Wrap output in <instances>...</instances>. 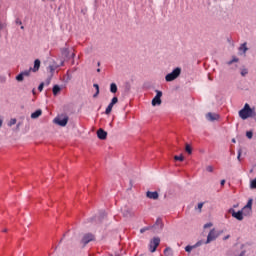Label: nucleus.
<instances>
[{
  "mask_svg": "<svg viewBox=\"0 0 256 256\" xmlns=\"http://www.w3.org/2000/svg\"><path fill=\"white\" fill-rule=\"evenodd\" d=\"M174 159L176 161H181V162L185 161V157L183 156V154H181L180 156H174Z\"/></svg>",
  "mask_w": 256,
  "mask_h": 256,
  "instance_id": "7c9ffc66",
  "label": "nucleus"
},
{
  "mask_svg": "<svg viewBox=\"0 0 256 256\" xmlns=\"http://www.w3.org/2000/svg\"><path fill=\"white\" fill-rule=\"evenodd\" d=\"M50 83H51V78H48V79L46 80V85H50Z\"/></svg>",
  "mask_w": 256,
  "mask_h": 256,
  "instance_id": "49530a36",
  "label": "nucleus"
},
{
  "mask_svg": "<svg viewBox=\"0 0 256 256\" xmlns=\"http://www.w3.org/2000/svg\"><path fill=\"white\" fill-rule=\"evenodd\" d=\"M210 227H213V223L209 222L204 225V229H209Z\"/></svg>",
  "mask_w": 256,
  "mask_h": 256,
  "instance_id": "4c0bfd02",
  "label": "nucleus"
},
{
  "mask_svg": "<svg viewBox=\"0 0 256 256\" xmlns=\"http://www.w3.org/2000/svg\"><path fill=\"white\" fill-rule=\"evenodd\" d=\"M54 123L60 127H65L69 123V116H58L54 119Z\"/></svg>",
  "mask_w": 256,
  "mask_h": 256,
  "instance_id": "20e7f679",
  "label": "nucleus"
},
{
  "mask_svg": "<svg viewBox=\"0 0 256 256\" xmlns=\"http://www.w3.org/2000/svg\"><path fill=\"white\" fill-rule=\"evenodd\" d=\"M233 63H239V58L233 57L232 60L227 62V65H233Z\"/></svg>",
  "mask_w": 256,
  "mask_h": 256,
  "instance_id": "a878e982",
  "label": "nucleus"
},
{
  "mask_svg": "<svg viewBox=\"0 0 256 256\" xmlns=\"http://www.w3.org/2000/svg\"><path fill=\"white\" fill-rule=\"evenodd\" d=\"M156 96L152 99V106L157 107V105H161V97H163V92L161 90H155Z\"/></svg>",
  "mask_w": 256,
  "mask_h": 256,
  "instance_id": "39448f33",
  "label": "nucleus"
},
{
  "mask_svg": "<svg viewBox=\"0 0 256 256\" xmlns=\"http://www.w3.org/2000/svg\"><path fill=\"white\" fill-rule=\"evenodd\" d=\"M241 211L244 217H249V215H251L253 210L245 209V206H244Z\"/></svg>",
  "mask_w": 256,
  "mask_h": 256,
  "instance_id": "412c9836",
  "label": "nucleus"
},
{
  "mask_svg": "<svg viewBox=\"0 0 256 256\" xmlns=\"http://www.w3.org/2000/svg\"><path fill=\"white\" fill-rule=\"evenodd\" d=\"M228 213H231L232 217H234V219H237L238 221H243V211L239 210L238 212L235 211V209L230 208L228 210Z\"/></svg>",
  "mask_w": 256,
  "mask_h": 256,
  "instance_id": "0eeeda50",
  "label": "nucleus"
},
{
  "mask_svg": "<svg viewBox=\"0 0 256 256\" xmlns=\"http://www.w3.org/2000/svg\"><path fill=\"white\" fill-rule=\"evenodd\" d=\"M24 77H25V76H23V75L21 74V72H20V73L16 76V81L21 82V81H23Z\"/></svg>",
  "mask_w": 256,
  "mask_h": 256,
  "instance_id": "72a5a7b5",
  "label": "nucleus"
},
{
  "mask_svg": "<svg viewBox=\"0 0 256 256\" xmlns=\"http://www.w3.org/2000/svg\"><path fill=\"white\" fill-rule=\"evenodd\" d=\"M97 65H98V67H100L101 66V62H98Z\"/></svg>",
  "mask_w": 256,
  "mask_h": 256,
  "instance_id": "5fc2aeb1",
  "label": "nucleus"
},
{
  "mask_svg": "<svg viewBox=\"0 0 256 256\" xmlns=\"http://www.w3.org/2000/svg\"><path fill=\"white\" fill-rule=\"evenodd\" d=\"M40 67H41V60L36 59L34 61V67L31 68V70L33 71V73H37V71H39Z\"/></svg>",
  "mask_w": 256,
  "mask_h": 256,
  "instance_id": "dca6fc26",
  "label": "nucleus"
},
{
  "mask_svg": "<svg viewBox=\"0 0 256 256\" xmlns=\"http://www.w3.org/2000/svg\"><path fill=\"white\" fill-rule=\"evenodd\" d=\"M122 215L124 217H133V211L131 210V208L125 206L123 209H122Z\"/></svg>",
  "mask_w": 256,
  "mask_h": 256,
  "instance_id": "ddd939ff",
  "label": "nucleus"
},
{
  "mask_svg": "<svg viewBox=\"0 0 256 256\" xmlns=\"http://www.w3.org/2000/svg\"><path fill=\"white\" fill-rule=\"evenodd\" d=\"M245 250H243L240 254H239V256H245Z\"/></svg>",
  "mask_w": 256,
  "mask_h": 256,
  "instance_id": "09e8293b",
  "label": "nucleus"
},
{
  "mask_svg": "<svg viewBox=\"0 0 256 256\" xmlns=\"http://www.w3.org/2000/svg\"><path fill=\"white\" fill-rule=\"evenodd\" d=\"M3 127V120L0 119V129Z\"/></svg>",
  "mask_w": 256,
  "mask_h": 256,
  "instance_id": "8fccbe9b",
  "label": "nucleus"
},
{
  "mask_svg": "<svg viewBox=\"0 0 256 256\" xmlns=\"http://www.w3.org/2000/svg\"><path fill=\"white\" fill-rule=\"evenodd\" d=\"M206 171H208V173H213V166H207Z\"/></svg>",
  "mask_w": 256,
  "mask_h": 256,
  "instance_id": "ea45409f",
  "label": "nucleus"
},
{
  "mask_svg": "<svg viewBox=\"0 0 256 256\" xmlns=\"http://www.w3.org/2000/svg\"><path fill=\"white\" fill-rule=\"evenodd\" d=\"M21 29H25V26H21Z\"/></svg>",
  "mask_w": 256,
  "mask_h": 256,
  "instance_id": "4d7b16f0",
  "label": "nucleus"
},
{
  "mask_svg": "<svg viewBox=\"0 0 256 256\" xmlns=\"http://www.w3.org/2000/svg\"><path fill=\"white\" fill-rule=\"evenodd\" d=\"M93 87L96 89V93L93 95L94 98L99 96V84H93Z\"/></svg>",
  "mask_w": 256,
  "mask_h": 256,
  "instance_id": "bb28decb",
  "label": "nucleus"
},
{
  "mask_svg": "<svg viewBox=\"0 0 256 256\" xmlns=\"http://www.w3.org/2000/svg\"><path fill=\"white\" fill-rule=\"evenodd\" d=\"M97 137L98 139H101V141H105V139H107V131L103 130L102 128L98 129Z\"/></svg>",
  "mask_w": 256,
  "mask_h": 256,
  "instance_id": "f8f14e48",
  "label": "nucleus"
},
{
  "mask_svg": "<svg viewBox=\"0 0 256 256\" xmlns=\"http://www.w3.org/2000/svg\"><path fill=\"white\" fill-rule=\"evenodd\" d=\"M61 92V87L59 85H54L52 89L53 95L57 96Z\"/></svg>",
  "mask_w": 256,
  "mask_h": 256,
  "instance_id": "a211bd4d",
  "label": "nucleus"
},
{
  "mask_svg": "<svg viewBox=\"0 0 256 256\" xmlns=\"http://www.w3.org/2000/svg\"><path fill=\"white\" fill-rule=\"evenodd\" d=\"M31 68L29 70H25L23 72H21V74L23 75V77H29L31 75Z\"/></svg>",
  "mask_w": 256,
  "mask_h": 256,
  "instance_id": "cd10ccee",
  "label": "nucleus"
},
{
  "mask_svg": "<svg viewBox=\"0 0 256 256\" xmlns=\"http://www.w3.org/2000/svg\"><path fill=\"white\" fill-rule=\"evenodd\" d=\"M41 115H43V111L41 109H38L31 114V119H39Z\"/></svg>",
  "mask_w": 256,
  "mask_h": 256,
  "instance_id": "f3484780",
  "label": "nucleus"
},
{
  "mask_svg": "<svg viewBox=\"0 0 256 256\" xmlns=\"http://www.w3.org/2000/svg\"><path fill=\"white\" fill-rule=\"evenodd\" d=\"M239 51H242V53H247V51H249V48H247V42L241 44V46L239 47Z\"/></svg>",
  "mask_w": 256,
  "mask_h": 256,
  "instance_id": "aec40b11",
  "label": "nucleus"
},
{
  "mask_svg": "<svg viewBox=\"0 0 256 256\" xmlns=\"http://www.w3.org/2000/svg\"><path fill=\"white\" fill-rule=\"evenodd\" d=\"M115 105L114 104H109L108 106H107V108H106V110H105V114L106 115H110L111 114V111H113V107H114Z\"/></svg>",
  "mask_w": 256,
  "mask_h": 256,
  "instance_id": "4be33fe9",
  "label": "nucleus"
},
{
  "mask_svg": "<svg viewBox=\"0 0 256 256\" xmlns=\"http://www.w3.org/2000/svg\"><path fill=\"white\" fill-rule=\"evenodd\" d=\"M91 241H95V235L92 233L84 234L82 238L83 245H88V243H91Z\"/></svg>",
  "mask_w": 256,
  "mask_h": 256,
  "instance_id": "9d476101",
  "label": "nucleus"
},
{
  "mask_svg": "<svg viewBox=\"0 0 256 256\" xmlns=\"http://www.w3.org/2000/svg\"><path fill=\"white\" fill-rule=\"evenodd\" d=\"M163 226V220H161V218H158L155 224L152 226V229H154L155 233H160V231H163Z\"/></svg>",
  "mask_w": 256,
  "mask_h": 256,
  "instance_id": "1a4fd4ad",
  "label": "nucleus"
},
{
  "mask_svg": "<svg viewBox=\"0 0 256 256\" xmlns=\"http://www.w3.org/2000/svg\"><path fill=\"white\" fill-rule=\"evenodd\" d=\"M203 245V241H198L196 244L193 245L194 249H197V247H201Z\"/></svg>",
  "mask_w": 256,
  "mask_h": 256,
  "instance_id": "c9c22d12",
  "label": "nucleus"
},
{
  "mask_svg": "<svg viewBox=\"0 0 256 256\" xmlns=\"http://www.w3.org/2000/svg\"><path fill=\"white\" fill-rule=\"evenodd\" d=\"M239 117H241L243 120L249 119V117H251V119H254V121H256L255 108H251V106L246 103L243 109L239 111Z\"/></svg>",
  "mask_w": 256,
  "mask_h": 256,
  "instance_id": "f257e3e1",
  "label": "nucleus"
},
{
  "mask_svg": "<svg viewBox=\"0 0 256 256\" xmlns=\"http://www.w3.org/2000/svg\"><path fill=\"white\" fill-rule=\"evenodd\" d=\"M185 151L186 153H188V155H191V153H193V149L191 148V145L186 144Z\"/></svg>",
  "mask_w": 256,
  "mask_h": 256,
  "instance_id": "393cba45",
  "label": "nucleus"
},
{
  "mask_svg": "<svg viewBox=\"0 0 256 256\" xmlns=\"http://www.w3.org/2000/svg\"><path fill=\"white\" fill-rule=\"evenodd\" d=\"M238 161H241V150H238V156H237Z\"/></svg>",
  "mask_w": 256,
  "mask_h": 256,
  "instance_id": "c03bdc74",
  "label": "nucleus"
},
{
  "mask_svg": "<svg viewBox=\"0 0 256 256\" xmlns=\"http://www.w3.org/2000/svg\"><path fill=\"white\" fill-rule=\"evenodd\" d=\"M97 73H101V69L98 68V69H97Z\"/></svg>",
  "mask_w": 256,
  "mask_h": 256,
  "instance_id": "864d4df0",
  "label": "nucleus"
},
{
  "mask_svg": "<svg viewBox=\"0 0 256 256\" xmlns=\"http://www.w3.org/2000/svg\"><path fill=\"white\" fill-rule=\"evenodd\" d=\"M203 205H205V203L203 202L198 203L197 209L199 210V213H201V209H203Z\"/></svg>",
  "mask_w": 256,
  "mask_h": 256,
  "instance_id": "e433bc0d",
  "label": "nucleus"
},
{
  "mask_svg": "<svg viewBox=\"0 0 256 256\" xmlns=\"http://www.w3.org/2000/svg\"><path fill=\"white\" fill-rule=\"evenodd\" d=\"M246 137H247L248 139H253V132H252V131H247V132H246Z\"/></svg>",
  "mask_w": 256,
  "mask_h": 256,
  "instance_id": "f704fd0d",
  "label": "nucleus"
},
{
  "mask_svg": "<svg viewBox=\"0 0 256 256\" xmlns=\"http://www.w3.org/2000/svg\"><path fill=\"white\" fill-rule=\"evenodd\" d=\"M220 185L223 187L225 185V180H221Z\"/></svg>",
  "mask_w": 256,
  "mask_h": 256,
  "instance_id": "de8ad7c7",
  "label": "nucleus"
},
{
  "mask_svg": "<svg viewBox=\"0 0 256 256\" xmlns=\"http://www.w3.org/2000/svg\"><path fill=\"white\" fill-rule=\"evenodd\" d=\"M117 103H119V98H117V96H114L110 102V104L112 105H117Z\"/></svg>",
  "mask_w": 256,
  "mask_h": 256,
  "instance_id": "c85d7f7f",
  "label": "nucleus"
},
{
  "mask_svg": "<svg viewBox=\"0 0 256 256\" xmlns=\"http://www.w3.org/2000/svg\"><path fill=\"white\" fill-rule=\"evenodd\" d=\"M250 189H256V178L251 180V182H250Z\"/></svg>",
  "mask_w": 256,
  "mask_h": 256,
  "instance_id": "473e14b6",
  "label": "nucleus"
},
{
  "mask_svg": "<svg viewBox=\"0 0 256 256\" xmlns=\"http://www.w3.org/2000/svg\"><path fill=\"white\" fill-rule=\"evenodd\" d=\"M232 143H237V140H235V138H233Z\"/></svg>",
  "mask_w": 256,
  "mask_h": 256,
  "instance_id": "3c124183",
  "label": "nucleus"
},
{
  "mask_svg": "<svg viewBox=\"0 0 256 256\" xmlns=\"http://www.w3.org/2000/svg\"><path fill=\"white\" fill-rule=\"evenodd\" d=\"M3 232H4V233H7V229H4Z\"/></svg>",
  "mask_w": 256,
  "mask_h": 256,
  "instance_id": "6e6d98bb",
  "label": "nucleus"
},
{
  "mask_svg": "<svg viewBox=\"0 0 256 256\" xmlns=\"http://www.w3.org/2000/svg\"><path fill=\"white\" fill-rule=\"evenodd\" d=\"M247 73H248L247 70H245V69L242 70V72H241L242 77H245V75H247Z\"/></svg>",
  "mask_w": 256,
  "mask_h": 256,
  "instance_id": "37998d69",
  "label": "nucleus"
},
{
  "mask_svg": "<svg viewBox=\"0 0 256 256\" xmlns=\"http://www.w3.org/2000/svg\"><path fill=\"white\" fill-rule=\"evenodd\" d=\"M193 249H195V247H193V245H188L185 247V251L186 253H191V251H193Z\"/></svg>",
  "mask_w": 256,
  "mask_h": 256,
  "instance_id": "2f4dec72",
  "label": "nucleus"
},
{
  "mask_svg": "<svg viewBox=\"0 0 256 256\" xmlns=\"http://www.w3.org/2000/svg\"><path fill=\"white\" fill-rule=\"evenodd\" d=\"M161 243V238L159 237H154L149 244V251L150 253H155L157 251L158 245Z\"/></svg>",
  "mask_w": 256,
  "mask_h": 256,
  "instance_id": "7ed1b4c3",
  "label": "nucleus"
},
{
  "mask_svg": "<svg viewBox=\"0 0 256 256\" xmlns=\"http://www.w3.org/2000/svg\"><path fill=\"white\" fill-rule=\"evenodd\" d=\"M17 129H19V124H17Z\"/></svg>",
  "mask_w": 256,
  "mask_h": 256,
  "instance_id": "13d9d810",
  "label": "nucleus"
},
{
  "mask_svg": "<svg viewBox=\"0 0 256 256\" xmlns=\"http://www.w3.org/2000/svg\"><path fill=\"white\" fill-rule=\"evenodd\" d=\"M231 235H226L224 238H223V241H227V239H230Z\"/></svg>",
  "mask_w": 256,
  "mask_h": 256,
  "instance_id": "a18cd8bd",
  "label": "nucleus"
},
{
  "mask_svg": "<svg viewBox=\"0 0 256 256\" xmlns=\"http://www.w3.org/2000/svg\"><path fill=\"white\" fill-rule=\"evenodd\" d=\"M3 27H4L3 24L0 23V31H1V29H3Z\"/></svg>",
  "mask_w": 256,
  "mask_h": 256,
  "instance_id": "603ef678",
  "label": "nucleus"
},
{
  "mask_svg": "<svg viewBox=\"0 0 256 256\" xmlns=\"http://www.w3.org/2000/svg\"><path fill=\"white\" fill-rule=\"evenodd\" d=\"M206 119L208 121H217L219 119V114L209 112L206 114Z\"/></svg>",
  "mask_w": 256,
  "mask_h": 256,
  "instance_id": "4468645a",
  "label": "nucleus"
},
{
  "mask_svg": "<svg viewBox=\"0 0 256 256\" xmlns=\"http://www.w3.org/2000/svg\"><path fill=\"white\" fill-rule=\"evenodd\" d=\"M62 56L66 59H75V52L71 53V50L69 48L64 47L61 49Z\"/></svg>",
  "mask_w": 256,
  "mask_h": 256,
  "instance_id": "6e6552de",
  "label": "nucleus"
},
{
  "mask_svg": "<svg viewBox=\"0 0 256 256\" xmlns=\"http://www.w3.org/2000/svg\"><path fill=\"white\" fill-rule=\"evenodd\" d=\"M15 23L16 25H23V22L19 18L16 19Z\"/></svg>",
  "mask_w": 256,
  "mask_h": 256,
  "instance_id": "a19ab883",
  "label": "nucleus"
},
{
  "mask_svg": "<svg viewBox=\"0 0 256 256\" xmlns=\"http://www.w3.org/2000/svg\"><path fill=\"white\" fill-rule=\"evenodd\" d=\"M17 123V119L12 118L10 119V121L8 122V126L9 127H13V125H15Z\"/></svg>",
  "mask_w": 256,
  "mask_h": 256,
  "instance_id": "c756f323",
  "label": "nucleus"
},
{
  "mask_svg": "<svg viewBox=\"0 0 256 256\" xmlns=\"http://www.w3.org/2000/svg\"><path fill=\"white\" fill-rule=\"evenodd\" d=\"M218 237H219V235L217 234V231L215 230V228H213L212 230H210V232L207 236L205 245H209V243H211V241H215V239H217Z\"/></svg>",
  "mask_w": 256,
  "mask_h": 256,
  "instance_id": "423d86ee",
  "label": "nucleus"
},
{
  "mask_svg": "<svg viewBox=\"0 0 256 256\" xmlns=\"http://www.w3.org/2000/svg\"><path fill=\"white\" fill-rule=\"evenodd\" d=\"M245 209H248V211H253V199L250 198L245 205Z\"/></svg>",
  "mask_w": 256,
  "mask_h": 256,
  "instance_id": "6ab92c4d",
  "label": "nucleus"
},
{
  "mask_svg": "<svg viewBox=\"0 0 256 256\" xmlns=\"http://www.w3.org/2000/svg\"><path fill=\"white\" fill-rule=\"evenodd\" d=\"M65 64V62H61L60 65L59 64H52L48 66V71H50L51 75H53L55 73L56 69H59V67H63V65Z\"/></svg>",
  "mask_w": 256,
  "mask_h": 256,
  "instance_id": "9b49d317",
  "label": "nucleus"
},
{
  "mask_svg": "<svg viewBox=\"0 0 256 256\" xmlns=\"http://www.w3.org/2000/svg\"><path fill=\"white\" fill-rule=\"evenodd\" d=\"M45 87V83H41L39 86H38V91H43V88Z\"/></svg>",
  "mask_w": 256,
  "mask_h": 256,
  "instance_id": "58836bf2",
  "label": "nucleus"
},
{
  "mask_svg": "<svg viewBox=\"0 0 256 256\" xmlns=\"http://www.w3.org/2000/svg\"><path fill=\"white\" fill-rule=\"evenodd\" d=\"M180 75H181V68L176 67L171 73L165 76V81H167V83H171V81H175V79H177Z\"/></svg>",
  "mask_w": 256,
  "mask_h": 256,
  "instance_id": "f03ea898",
  "label": "nucleus"
},
{
  "mask_svg": "<svg viewBox=\"0 0 256 256\" xmlns=\"http://www.w3.org/2000/svg\"><path fill=\"white\" fill-rule=\"evenodd\" d=\"M110 93H117V84L115 83L110 84Z\"/></svg>",
  "mask_w": 256,
  "mask_h": 256,
  "instance_id": "5701e85b",
  "label": "nucleus"
},
{
  "mask_svg": "<svg viewBox=\"0 0 256 256\" xmlns=\"http://www.w3.org/2000/svg\"><path fill=\"white\" fill-rule=\"evenodd\" d=\"M146 197H148V199H154V201H155V200L159 199V193L157 191H154V192L148 191L146 193Z\"/></svg>",
  "mask_w": 256,
  "mask_h": 256,
  "instance_id": "2eb2a0df",
  "label": "nucleus"
},
{
  "mask_svg": "<svg viewBox=\"0 0 256 256\" xmlns=\"http://www.w3.org/2000/svg\"><path fill=\"white\" fill-rule=\"evenodd\" d=\"M145 231H149V227L141 228L140 233H145Z\"/></svg>",
  "mask_w": 256,
  "mask_h": 256,
  "instance_id": "79ce46f5",
  "label": "nucleus"
},
{
  "mask_svg": "<svg viewBox=\"0 0 256 256\" xmlns=\"http://www.w3.org/2000/svg\"><path fill=\"white\" fill-rule=\"evenodd\" d=\"M164 255L165 256H173V250L169 247H167L165 250H164Z\"/></svg>",
  "mask_w": 256,
  "mask_h": 256,
  "instance_id": "b1692460",
  "label": "nucleus"
}]
</instances>
